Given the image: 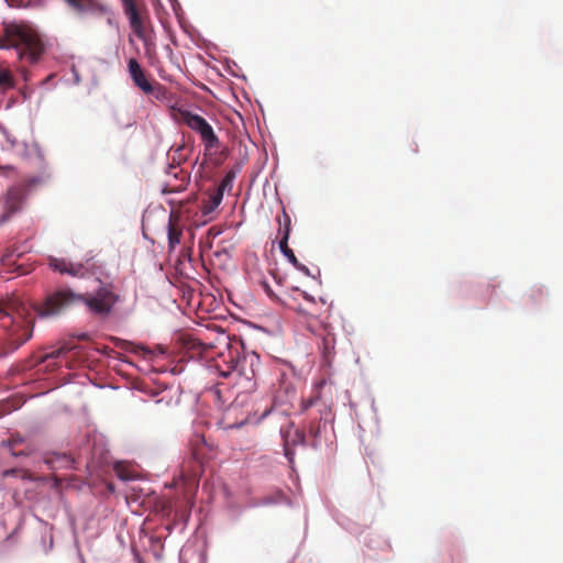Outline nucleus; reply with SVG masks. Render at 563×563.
Listing matches in <instances>:
<instances>
[{"instance_id":"393cba45","label":"nucleus","mask_w":563,"mask_h":563,"mask_svg":"<svg viewBox=\"0 0 563 563\" xmlns=\"http://www.w3.org/2000/svg\"><path fill=\"white\" fill-rule=\"evenodd\" d=\"M15 408L13 407V405L5 400V401H0V418L5 416V415H9L10 412H12Z\"/></svg>"},{"instance_id":"bb28decb","label":"nucleus","mask_w":563,"mask_h":563,"mask_svg":"<svg viewBox=\"0 0 563 563\" xmlns=\"http://www.w3.org/2000/svg\"><path fill=\"white\" fill-rule=\"evenodd\" d=\"M299 441L302 443L305 441V434L302 432L297 433Z\"/></svg>"},{"instance_id":"0eeeda50","label":"nucleus","mask_w":563,"mask_h":563,"mask_svg":"<svg viewBox=\"0 0 563 563\" xmlns=\"http://www.w3.org/2000/svg\"><path fill=\"white\" fill-rule=\"evenodd\" d=\"M181 118L184 123L189 129H191L200 135L206 152L219 148L220 140L218 135L214 133L213 128L208 123V121L203 117L196 113H191L189 111H184L181 113Z\"/></svg>"},{"instance_id":"2eb2a0df","label":"nucleus","mask_w":563,"mask_h":563,"mask_svg":"<svg viewBox=\"0 0 563 563\" xmlns=\"http://www.w3.org/2000/svg\"><path fill=\"white\" fill-rule=\"evenodd\" d=\"M302 297L309 303L308 307H298V311L302 314L311 318H321L328 311V308H325V300L322 298H320V303H318L312 296L305 291H302Z\"/></svg>"},{"instance_id":"6e6552de","label":"nucleus","mask_w":563,"mask_h":563,"mask_svg":"<svg viewBox=\"0 0 563 563\" xmlns=\"http://www.w3.org/2000/svg\"><path fill=\"white\" fill-rule=\"evenodd\" d=\"M128 71L133 84L145 95H153L156 99H163L165 97L166 88L158 82L150 81L145 75V71L142 69L140 63L135 58L129 59Z\"/></svg>"},{"instance_id":"dca6fc26","label":"nucleus","mask_w":563,"mask_h":563,"mask_svg":"<svg viewBox=\"0 0 563 563\" xmlns=\"http://www.w3.org/2000/svg\"><path fill=\"white\" fill-rule=\"evenodd\" d=\"M223 199L222 192L220 190H210L208 191V199L202 201V206L200 208L203 217L211 220V214L216 211V209L220 206Z\"/></svg>"},{"instance_id":"aec40b11","label":"nucleus","mask_w":563,"mask_h":563,"mask_svg":"<svg viewBox=\"0 0 563 563\" xmlns=\"http://www.w3.org/2000/svg\"><path fill=\"white\" fill-rule=\"evenodd\" d=\"M67 352V350L65 347H58V349H55L53 350L52 352L49 353H46L45 355H42L37 363H45L46 361L48 360H58L59 357H62L65 353Z\"/></svg>"},{"instance_id":"20e7f679","label":"nucleus","mask_w":563,"mask_h":563,"mask_svg":"<svg viewBox=\"0 0 563 563\" xmlns=\"http://www.w3.org/2000/svg\"><path fill=\"white\" fill-rule=\"evenodd\" d=\"M325 382L321 380L318 383L313 393L307 399H302L300 404V412L308 413L313 407L317 408L318 416L308 415L309 421L307 424L309 434L314 439H319L321 435V429L327 422L333 420L332 402H327L321 397V389L324 387Z\"/></svg>"},{"instance_id":"f03ea898","label":"nucleus","mask_w":563,"mask_h":563,"mask_svg":"<svg viewBox=\"0 0 563 563\" xmlns=\"http://www.w3.org/2000/svg\"><path fill=\"white\" fill-rule=\"evenodd\" d=\"M118 299L119 297L108 287H100L95 295H82L70 289H59L48 295L43 303L35 306L34 311L40 317H52L77 302H84L90 312L107 317Z\"/></svg>"},{"instance_id":"7ed1b4c3","label":"nucleus","mask_w":563,"mask_h":563,"mask_svg":"<svg viewBox=\"0 0 563 563\" xmlns=\"http://www.w3.org/2000/svg\"><path fill=\"white\" fill-rule=\"evenodd\" d=\"M0 47L14 48L19 58L29 64L36 63L44 53V44L37 32L23 24L7 26Z\"/></svg>"},{"instance_id":"9d476101","label":"nucleus","mask_w":563,"mask_h":563,"mask_svg":"<svg viewBox=\"0 0 563 563\" xmlns=\"http://www.w3.org/2000/svg\"><path fill=\"white\" fill-rule=\"evenodd\" d=\"M190 175L178 168L170 166L167 172V179L163 187V194L180 192L187 188Z\"/></svg>"},{"instance_id":"f8f14e48","label":"nucleus","mask_w":563,"mask_h":563,"mask_svg":"<svg viewBox=\"0 0 563 563\" xmlns=\"http://www.w3.org/2000/svg\"><path fill=\"white\" fill-rule=\"evenodd\" d=\"M184 223L181 222L180 212L172 210L169 213L167 225L168 249L173 251L179 243L183 235Z\"/></svg>"},{"instance_id":"c85d7f7f","label":"nucleus","mask_w":563,"mask_h":563,"mask_svg":"<svg viewBox=\"0 0 563 563\" xmlns=\"http://www.w3.org/2000/svg\"><path fill=\"white\" fill-rule=\"evenodd\" d=\"M537 292H538L539 295H542V290H541V289H538V290H537Z\"/></svg>"},{"instance_id":"412c9836","label":"nucleus","mask_w":563,"mask_h":563,"mask_svg":"<svg viewBox=\"0 0 563 563\" xmlns=\"http://www.w3.org/2000/svg\"><path fill=\"white\" fill-rule=\"evenodd\" d=\"M279 249L292 265H298V260L295 256L292 250L288 246V242L279 241Z\"/></svg>"},{"instance_id":"423d86ee","label":"nucleus","mask_w":563,"mask_h":563,"mask_svg":"<svg viewBox=\"0 0 563 563\" xmlns=\"http://www.w3.org/2000/svg\"><path fill=\"white\" fill-rule=\"evenodd\" d=\"M228 363V368H220V375L223 377H229L232 373H235L239 376L245 377L247 380L255 378L256 372L254 368L255 363H260L258 355L252 353L250 355H243L240 357L238 351H229L228 360H224Z\"/></svg>"},{"instance_id":"4468645a","label":"nucleus","mask_w":563,"mask_h":563,"mask_svg":"<svg viewBox=\"0 0 563 563\" xmlns=\"http://www.w3.org/2000/svg\"><path fill=\"white\" fill-rule=\"evenodd\" d=\"M21 257L20 253H16L14 250L8 251L1 257V273H16L18 275H25L30 271L24 266V264L18 263V260Z\"/></svg>"},{"instance_id":"b1692460","label":"nucleus","mask_w":563,"mask_h":563,"mask_svg":"<svg viewBox=\"0 0 563 563\" xmlns=\"http://www.w3.org/2000/svg\"><path fill=\"white\" fill-rule=\"evenodd\" d=\"M233 175L232 174H227L223 179L221 180V183L219 184L218 187L213 188V190H220L222 192V195L224 194V190L229 187H231V184H232V180H233Z\"/></svg>"},{"instance_id":"cd10ccee","label":"nucleus","mask_w":563,"mask_h":563,"mask_svg":"<svg viewBox=\"0 0 563 563\" xmlns=\"http://www.w3.org/2000/svg\"><path fill=\"white\" fill-rule=\"evenodd\" d=\"M137 349L141 350L144 354H147V353L150 354V351L146 350L145 347H137Z\"/></svg>"},{"instance_id":"1a4fd4ad","label":"nucleus","mask_w":563,"mask_h":563,"mask_svg":"<svg viewBox=\"0 0 563 563\" xmlns=\"http://www.w3.org/2000/svg\"><path fill=\"white\" fill-rule=\"evenodd\" d=\"M24 195L21 188H10L0 201L2 209L1 221H7L12 214L21 210Z\"/></svg>"},{"instance_id":"5701e85b","label":"nucleus","mask_w":563,"mask_h":563,"mask_svg":"<svg viewBox=\"0 0 563 563\" xmlns=\"http://www.w3.org/2000/svg\"><path fill=\"white\" fill-rule=\"evenodd\" d=\"M261 287L263 288V290L266 292V295L273 300V301H276V302H279L280 299L279 297L277 296V294L273 290V288L271 287V285L268 284L267 280H261L260 283Z\"/></svg>"},{"instance_id":"4be33fe9","label":"nucleus","mask_w":563,"mask_h":563,"mask_svg":"<svg viewBox=\"0 0 563 563\" xmlns=\"http://www.w3.org/2000/svg\"><path fill=\"white\" fill-rule=\"evenodd\" d=\"M73 461L66 455H56L55 457H49L46 460V463L51 465L52 468H56V464H70Z\"/></svg>"},{"instance_id":"6ab92c4d","label":"nucleus","mask_w":563,"mask_h":563,"mask_svg":"<svg viewBox=\"0 0 563 563\" xmlns=\"http://www.w3.org/2000/svg\"><path fill=\"white\" fill-rule=\"evenodd\" d=\"M69 7L78 12L91 10L95 7V0H65Z\"/></svg>"},{"instance_id":"39448f33","label":"nucleus","mask_w":563,"mask_h":563,"mask_svg":"<svg viewBox=\"0 0 563 563\" xmlns=\"http://www.w3.org/2000/svg\"><path fill=\"white\" fill-rule=\"evenodd\" d=\"M121 3L132 31L147 45V24L150 23V15L144 1L121 0Z\"/></svg>"},{"instance_id":"f3484780","label":"nucleus","mask_w":563,"mask_h":563,"mask_svg":"<svg viewBox=\"0 0 563 563\" xmlns=\"http://www.w3.org/2000/svg\"><path fill=\"white\" fill-rule=\"evenodd\" d=\"M279 230L278 234L280 235V241L288 242L290 234V217L287 214L285 210H283L282 217L278 218Z\"/></svg>"},{"instance_id":"9b49d317","label":"nucleus","mask_w":563,"mask_h":563,"mask_svg":"<svg viewBox=\"0 0 563 563\" xmlns=\"http://www.w3.org/2000/svg\"><path fill=\"white\" fill-rule=\"evenodd\" d=\"M297 390L288 380H282L274 395V407H279L284 412L290 409L296 399Z\"/></svg>"},{"instance_id":"a878e982","label":"nucleus","mask_w":563,"mask_h":563,"mask_svg":"<svg viewBox=\"0 0 563 563\" xmlns=\"http://www.w3.org/2000/svg\"><path fill=\"white\" fill-rule=\"evenodd\" d=\"M297 269L301 271L302 273H305L306 275H310V271L307 266H305L303 264L299 263L298 262V265H294Z\"/></svg>"},{"instance_id":"ddd939ff","label":"nucleus","mask_w":563,"mask_h":563,"mask_svg":"<svg viewBox=\"0 0 563 563\" xmlns=\"http://www.w3.org/2000/svg\"><path fill=\"white\" fill-rule=\"evenodd\" d=\"M48 265L52 269L70 276L82 277L87 269L80 263H73L66 258L49 257Z\"/></svg>"},{"instance_id":"f257e3e1","label":"nucleus","mask_w":563,"mask_h":563,"mask_svg":"<svg viewBox=\"0 0 563 563\" xmlns=\"http://www.w3.org/2000/svg\"><path fill=\"white\" fill-rule=\"evenodd\" d=\"M35 317L20 302L0 301V357L18 351L33 335Z\"/></svg>"},{"instance_id":"a211bd4d","label":"nucleus","mask_w":563,"mask_h":563,"mask_svg":"<svg viewBox=\"0 0 563 563\" xmlns=\"http://www.w3.org/2000/svg\"><path fill=\"white\" fill-rule=\"evenodd\" d=\"M14 87V78L9 69L0 67V91L5 92L7 90Z\"/></svg>"}]
</instances>
